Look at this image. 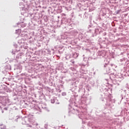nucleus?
Wrapping results in <instances>:
<instances>
[{"label":"nucleus","mask_w":129,"mask_h":129,"mask_svg":"<svg viewBox=\"0 0 129 129\" xmlns=\"http://www.w3.org/2000/svg\"><path fill=\"white\" fill-rule=\"evenodd\" d=\"M1 129H6V127L5 126V127H4L3 128V127H1Z\"/></svg>","instance_id":"nucleus-1"},{"label":"nucleus","mask_w":129,"mask_h":129,"mask_svg":"<svg viewBox=\"0 0 129 129\" xmlns=\"http://www.w3.org/2000/svg\"><path fill=\"white\" fill-rule=\"evenodd\" d=\"M28 126H29V127H32V125H29Z\"/></svg>","instance_id":"nucleus-2"}]
</instances>
